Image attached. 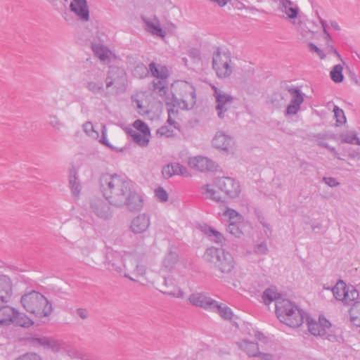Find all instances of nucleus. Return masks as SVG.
<instances>
[{
  "instance_id": "1",
  "label": "nucleus",
  "mask_w": 360,
  "mask_h": 360,
  "mask_svg": "<svg viewBox=\"0 0 360 360\" xmlns=\"http://www.w3.org/2000/svg\"><path fill=\"white\" fill-rule=\"evenodd\" d=\"M103 196L112 205H126L130 210H139L143 206V197L134 189L133 183L125 176L105 174L100 179Z\"/></svg>"
},
{
  "instance_id": "2",
  "label": "nucleus",
  "mask_w": 360,
  "mask_h": 360,
  "mask_svg": "<svg viewBox=\"0 0 360 360\" xmlns=\"http://www.w3.org/2000/svg\"><path fill=\"white\" fill-rule=\"evenodd\" d=\"M172 91L167 89L166 95L161 96L169 108H178L181 110H191L196 103L195 89L193 84L185 81L175 82L172 86Z\"/></svg>"
},
{
  "instance_id": "3",
  "label": "nucleus",
  "mask_w": 360,
  "mask_h": 360,
  "mask_svg": "<svg viewBox=\"0 0 360 360\" xmlns=\"http://www.w3.org/2000/svg\"><path fill=\"white\" fill-rule=\"evenodd\" d=\"M276 314L281 323L292 328L301 326L305 318L304 312L288 299L276 301Z\"/></svg>"
},
{
  "instance_id": "4",
  "label": "nucleus",
  "mask_w": 360,
  "mask_h": 360,
  "mask_svg": "<svg viewBox=\"0 0 360 360\" xmlns=\"http://www.w3.org/2000/svg\"><path fill=\"white\" fill-rule=\"evenodd\" d=\"M23 308L39 318L47 317L52 313V305L40 292L31 291L22 296L20 300Z\"/></svg>"
},
{
  "instance_id": "5",
  "label": "nucleus",
  "mask_w": 360,
  "mask_h": 360,
  "mask_svg": "<svg viewBox=\"0 0 360 360\" xmlns=\"http://www.w3.org/2000/svg\"><path fill=\"white\" fill-rule=\"evenodd\" d=\"M212 65L217 77L221 79L229 77L235 69L231 53L227 49L220 47L213 51Z\"/></svg>"
},
{
  "instance_id": "6",
  "label": "nucleus",
  "mask_w": 360,
  "mask_h": 360,
  "mask_svg": "<svg viewBox=\"0 0 360 360\" xmlns=\"http://www.w3.org/2000/svg\"><path fill=\"white\" fill-rule=\"evenodd\" d=\"M205 257L221 274H229L235 266V259L231 253L224 249L211 248L206 250Z\"/></svg>"
},
{
  "instance_id": "7",
  "label": "nucleus",
  "mask_w": 360,
  "mask_h": 360,
  "mask_svg": "<svg viewBox=\"0 0 360 360\" xmlns=\"http://www.w3.org/2000/svg\"><path fill=\"white\" fill-rule=\"evenodd\" d=\"M266 342V337L261 332L252 329V331L244 334L236 342L237 347L250 357H255L258 354L259 347L254 340Z\"/></svg>"
},
{
  "instance_id": "8",
  "label": "nucleus",
  "mask_w": 360,
  "mask_h": 360,
  "mask_svg": "<svg viewBox=\"0 0 360 360\" xmlns=\"http://www.w3.org/2000/svg\"><path fill=\"white\" fill-rule=\"evenodd\" d=\"M210 87L213 91L217 116L220 119H223L225 117L226 112L232 105L234 98L229 93L221 88L217 87L214 84H210Z\"/></svg>"
},
{
  "instance_id": "9",
  "label": "nucleus",
  "mask_w": 360,
  "mask_h": 360,
  "mask_svg": "<svg viewBox=\"0 0 360 360\" xmlns=\"http://www.w3.org/2000/svg\"><path fill=\"white\" fill-rule=\"evenodd\" d=\"M307 322L308 330L311 335L328 340L333 338L332 325L325 317L319 316L317 321L307 317Z\"/></svg>"
},
{
  "instance_id": "10",
  "label": "nucleus",
  "mask_w": 360,
  "mask_h": 360,
  "mask_svg": "<svg viewBox=\"0 0 360 360\" xmlns=\"http://www.w3.org/2000/svg\"><path fill=\"white\" fill-rule=\"evenodd\" d=\"M126 76L124 70L117 67H110L105 78L107 89H112V92L117 94L125 88Z\"/></svg>"
},
{
  "instance_id": "11",
  "label": "nucleus",
  "mask_w": 360,
  "mask_h": 360,
  "mask_svg": "<svg viewBox=\"0 0 360 360\" xmlns=\"http://www.w3.org/2000/svg\"><path fill=\"white\" fill-rule=\"evenodd\" d=\"M149 70L152 76L160 79L157 82H153L154 91L160 96L166 95L167 88L165 86V79L169 75L167 67L161 64L151 63L149 65Z\"/></svg>"
},
{
  "instance_id": "12",
  "label": "nucleus",
  "mask_w": 360,
  "mask_h": 360,
  "mask_svg": "<svg viewBox=\"0 0 360 360\" xmlns=\"http://www.w3.org/2000/svg\"><path fill=\"white\" fill-rule=\"evenodd\" d=\"M217 185L218 189L231 199L238 198L241 193L240 182L232 177H217Z\"/></svg>"
},
{
  "instance_id": "13",
  "label": "nucleus",
  "mask_w": 360,
  "mask_h": 360,
  "mask_svg": "<svg viewBox=\"0 0 360 360\" xmlns=\"http://www.w3.org/2000/svg\"><path fill=\"white\" fill-rule=\"evenodd\" d=\"M130 258L129 254L123 255L120 252L111 251L107 254V265L108 269L110 271H115L118 273H122L124 270L129 271L131 269L126 264V258Z\"/></svg>"
},
{
  "instance_id": "14",
  "label": "nucleus",
  "mask_w": 360,
  "mask_h": 360,
  "mask_svg": "<svg viewBox=\"0 0 360 360\" xmlns=\"http://www.w3.org/2000/svg\"><path fill=\"white\" fill-rule=\"evenodd\" d=\"M186 162L191 169L201 172H214L218 167L214 161L201 155L188 157Z\"/></svg>"
},
{
  "instance_id": "15",
  "label": "nucleus",
  "mask_w": 360,
  "mask_h": 360,
  "mask_svg": "<svg viewBox=\"0 0 360 360\" xmlns=\"http://www.w3.org/2000/svg\"><path fill=\"white\" fill-rule=\"evenodd\" d=\"M103 72L93 69L88 72L85 87L93 94H101L103 91Z\"/></svg>"
},
{
  "instance_id": "16",
  "label": "nucleus",
  "mask_w": 360,
  "mask_h": 360,
  "mask_svg": "<svg viewBox=\"0 0 360 360\" xmlns=\"http://www.w3.org/2000/svg\"><path fill=\"white\" fill-rule=\"evenodd\" d=\"M212 144L214 148L227 153H233L236 148V142L233 138L221 131L216 133L212 139Z\"/></svg>"
},
{
  "instance_id": "17",
  "label": "nucleus",
  "mask_w": 360,
  "mask_h": 360,
  "mask_svg": "<svg viewBox=\"0 0 360 360\" xmlns=\"http://www.w3.org/2000/svg\"><path fill=\"white\" fill-rule=\"evenodd\" d=\"M288 93L290 95V101L287 106L285 115H295L300 110L301 105L304 100V94L297 88L289 89Z\"/></svg>"
},
{
  "instance_id": "18",
  "label": "nucleus",
  "mask_w": 360,
  "mask_h": 360,
  "mask_svg": "<svg viewBox=\"0 0 360 360\" xmlns=\"http://www.w3.org/2000/svg\"><path fill=\"white\" fill-rule=\"evenodd\" d=\"M162 174L168 179L173 176L178 175L184 177H191V174L186 167L179 162H171L162 167Z\"/></svg>"
},
{
  "instance_id": "19",
  "label": "nucleus",
  "mask_w": 360,
  "mask_h": 360,
  "mask_svg": "<svg viewBox=\"0 0 360 360\" xmlns=\"http://www.w3.org/2000/svg\"><path fill=\"white\" fill-rule=\"evenodd\" d=\"M189 302L206 310H211L216 306V300L207 296L203 292H193L188 297Z\"/></svg>"
},
{
  "instance_id": "20",
  "label": "nucleus",
  "mask_w": 360,
  "mask_h": 360,
  "mask_svg": "<svg viewBox=\"0 0 360 360\" xmlns=\"http://www.w3.org/2000/svg\"><path fill=\"white\" fill-rule=\"evenodd\" d=\"M279 11L283 14V16L290 20L292 23H296L299 8L297 5L290 0H278Z\"/></svg>"
},
{
  "instance_id": "21",
  "label": "nucleus",
  "mask_w": 360,
  "mask_h": 360,
  "mask_svg": "<svg viewBox=\"0 0 360 360\" xmlns=\"http://www.w3.org/2000/svg\"><path fill=\"white\" fill-rule=\"evenodd\" d=\"M150 225V217L146 213H141L134 217L130 224V230L134 234L146 232Z\"/></svg>"
},
{
  "instance_id": "22",
  "label": "nucleus",
  "mask_w": 360,
  "mask_h": 360,
  "mask_svg": "<svg viewBox=\"0 0 360 360\" xmlns=\"http://www.w3.org/2000/svg\"><path fill=\"white\" fill-rule=\"evenodd\" d=\"M70 9L78 19L85 22L89 20V11L86 0H72Z\"/></svg>"
},
{
  "instance_id": "23",
  "label": "nucleus",
  "mask_w": 360,
  "mask_h": 360,
  "mask_svg": "<svg viewBox=\"0 0 360 360\" xmlns=\"http://www.w3.org/2000/svg\"><path fill=\"white\" fill-rule=\"evenodd\" d=\"M146 30L153 36L164 39L166 32L161 27L160 20L156 17L143 18Z\"/></svg>"
},
{
  "instance_id": "24",
  "label": "nucleus",
  "mask_w": 360,
  "mask_h": 360,
  "mask_svg": "<svg viewBox=\"0 0 360 360\" xmlns=\"http://www.w3.org/2000/svg\"><path fill=\"white\" fill-rule=\"evenodd\" d=\"M202 192L205 198L219 202L222 201L221 191L218 189L217 178H215L210 184L202 187Z\"/></svg>"
},
{
  "instance_id": "25",
  "label": "nucleus",
  "mask_w": 360,
  "mask_h": 360,
  "mask_svg": "<svg viewBox=\"0 0 360 360\" xmlns=\"http://www.w3.org/2000/svg\"><path fill=\"white\" fill-rule=\"evenodd\" d=\"M167 112V123L169 124V126L165 125L161 127L158 129L157 133L161 136L171 137L174 135V129H177L179 125L178 123H176L173 119V117H174L177 113V110L168 108Z\"/></svg>"
},
{
  "instance_id": "26",
  "label": "nucleus",
  "mask_w": 360,
  "mask_h": 360,
  "mask_svg": "<svg viewBox=\"0 0 360 360\" xmlns=\"http://www.w3.org/2000/svg\"><path fill=\"white\" fill-rule=\"evenodd\" d=\"M91 208L95 214L99 218L108 219L112 217L110 207L101 199L93 200Z\"/></svg>"
},
{
  "instance_id": "27",
  "label": "nucleus",
  "mask_w": 360,
  "mask_h": 360,
  "mask_svg": "<svg viewBox=\"0 0 360 360\" xmlns=\"http://www.w3.org/2000/svg\"><path fill=\"white\" fill-rule=\"evenodd\" d=\"M12 282L11 278L6 275H0V301L6 303L12 295Z\"/></svg>"
},
{
  "instance_id": "28",
  "label": "nucleus",
  "mask_w": 360,
  "mask_h": 360,
  "mask_svg": "<svg viewBox=\"0 0 360 360\" xmlns=\"http://www.w3.org/2000/svg\"><path fill=\"white\" fill-rule=\"evenodd\" d=\"M221 221H227L229 224H243V217L233 209L225 207L218 213Z\"/></svg>"
},
{
  "instance_id": "29",
  "label": "nucleus",
  "mask_w": 360,
  "mask_h": 360,
  "mask_svg": "<svg viewBox=\"0 0 360 360\" xmlns=\"http://www.w3.org/2000/svg\"><path fill=\"white\" fill-rule=\"evenodd\" d=\"M34 346H42L45 348L51 349L53 351L60 349V344L58 341L46 337H33L30 340Z\"/></svg>"
},
{
  "instance_id": "30",
  "label": "nucleus",
  "mask_w": 360,
  "mask_h": 360,
  "mask_svg": "<svg viewBox=\"0 0 360 360\" xmlns=\"http://www.w3.org/2000/svg\"><path fill=\"white\" fill-rule=\"evenodd\" d=\"M179 261V256L176 252L169 251L165 255L162 262L161 271L169 272L175 269Z\"/></svg>"
},
{
  "instance_id": "31",
  "label": "nucleus",
  "mask_w": 360,
  "mask_h": 360,
  "mask_svg": "<svg viewBox=\"0 0 360 360\" xmlns=\"http://www.w3.org/2000/svg\"><path fill=\"white\" fill-rule=\"evenodd\" d=\"M92 50L94 54L104 63L110 62L112 53V52L103 44L101 43H92Z\"/></svg>"
},
{
  "instance_id": "32",
  "label": "nucleus",
  "mask_w": 360,
  "mask_h": 360,
  "mask_svg": "<svg viewBox=\"0 0 360 360\" xmlns=\"http://www.w3.org/2000/svg\"><path fill=\"white\" fill-rule=\"evenodd\" d=\"M15 313V309L13 307L5 306L0 308V325L3 326L13 325Z\"/></svg>"
},
{
  "instance_id": "33",
  "label": "nucleus",
  "mask_w": 360,
  "mask_h": 360,
  "mask_svg": "<svg viewBox=\"0 0 360 360\" xmlns=\"http://www.w3.org/2000/svg\"><path fill=\"white\" fill-rule=\"evenodd\" d=\"M359 297V292L355 289L353 285H346V289L343 293L342 297L338 301H341L343 304L347 305H352L356 302Z\"/></svg>"
},
{
  "instance_id": "34",
  "label": "nucleus",
  "mask_w": 360,
  "mask_h": 360,
  "mask_svg": "<svg viewBox=\"0 0 360 360\" xmlns=\"http://www.w3.org/2000/svg\"><path fill=\"white\" fill-rule=\"evenodd\" d=\"M15 318L13 325L23 328H29L34 324L33 321L24 313L20 312L15 309Z\"/></svg>"
},
{
  "instance_id": "35",
  "label": "nucleus",
  "mask_w": 360,
  "mask_h": 360,
  "mask_svg": "<svg viewBox=\"0 0 360 360\" xmlns=\"http://www.w3.org/2000/svg\"><path fill=\"white\" fill-rule=\"evenodd\" d=\"M350 323L356 328H360V301L355 302L349 309Z\"/></svg>"
},
{
  "instance_id": "36",
  "label": "nucleus",
  "mask_w": 360,
  "mask_h": 360,
  "mask_svg": "<svg viewBox=\"0 0 360 360\" xmlns=\"http://www.w3.org/2000/svg\"><path fill=\"white\" fill-rule=\"evenodd\" d=\"M129 134L132 138L133 141L138 144L139 146L146 147L148 146L150 134H143L136 131L131 130Z\"/></svg>"
},
{
  "instance_id": "37",
  "label": "nucleus",
  "mask_w": 360,
  "mask_h": 360,
  "mask_svg": "<svg viewBox=\"0 0 360 360\" xmlns=\"http://www.w3.org/2000/svg\"><path fill=\"white\" fill-rule=\"evenodd\" d=\"M202 231L205 235H207L212 241L217 243H221L224 240V237L222 234L210 226H202Z\"/></svg>"
},
{
  "instance_id": "38",
  "label": "nucleus",
  "mask_w": 360,
  "mask_h": 360,
  "mask_svg": "<svg viewBox=\"0 0 360 360\" xmlns=\"http://www.w3.org/2000/svg\"><path fill=\"white\" fill-rule=\"evenodd\" d=\"M262 299L266 305H269L271 303V302L275 301L276 304V301L278 300H285L282 298L281 295L273 288H268L265 290L262 295Z\"/></svg>"
},
{
  "instance_id": "39",
  "label": "nucleus",
  "mask_w": 360,
  "mask_h": 360,
  "mask_svg": "<svg viewBox=\"0 0 360 360\" xmlns=\"http://www.w3.org/2000/svg\"><path fill=\"white\" fill-rule=\"evenodd\" d=\"M211 310L217 312L224 319L230 320L233 316L232 311L229 307L224 304H219L217 301L216 306L213 307Z\"/></svg>"
},
{
  "instance_id": "40",
  "label": "nucleus",
  "mask_w": 360,
  "mask_h": 360,
  "mask_svg": "<svg viewBox=\"0 0 360 360\" xmlns=\"http://www.w3.org/2000/svg\"><path fill=\"white\" fill-rule=\"evenodd\" d=\"M69 184L71 188L72 195L75 197H78L80 194L81 185L77 181L76 174L74 171L71 172L69 177Z\"/></svg>"
},
{
  "instance_id": "41",
  "label": "nucleus",
  "mask_w": 360,
  "mask_h": 360,
  "mask_svg": "<svg viewBox=\"0 0 360 360\" xmlns=\"http://www.w3.org/2000/svg\"><path fill=\"white\" fill-rule=\"evenodd\" d=\"M341 139L343 142L354 144V145H360V140L357 137L356 133L354 131H350L345 132L340 136Z\"/></svg>"
},
{
  "instance_id": "42",
  "label": "nucleus",
  "mask_w": 360,
  "mask_h": 360,
  "mask_svg": "<svg viewBox=\"0 0 360 360\" xmlns=\"http://www.w3.org/2000/svg\"><path fill=\"white\" fill-rule=\"evenodd\" d=\"M343 68L341 65H335L330 71V77L336 83L342 82L344 76L342 75Z\"/></svg>"
},
{
  "instance_id": "43",
  "label": "nucleus",
  "mask_w": 360,
  "mask_h": 360,
  "mask_svg": "<svg viewBox=\"0 0 360 360\" xmlns=\"http://www.w3.org/2000/svg\"><path fill=\"white\" fill-rule=\"evenodd\" d=\"M347 284L342 280L338 281L334 287L331 288L333 296L337 300H339L346 289Z\"/></svg>"
},
{
  "instance_id": "44",
  "label": "nucleus",
  "mask_w": 360,
  "mask_h": 360,
  "mask_svg": "<svg viewBox=\"0 0 360 360\" xmlns=\"http://www.w3.org/2000/svg\"><path fill=\"white\" fill-rule=\"evenodd\" d=\"M226 230L236 238H240L243 235V224H229Z\"/></svg>"
},
{
  "instance_id": "45",
  "label": "nucleus",
  "mask_w": 360,
  "mask_h": 360,
  "mask_svg": "<svg viewBox=\"0 0 360 360\" xmlns=\"http://www.w3.org/2000/svg\"><path fill=\"white\" fill-rule=\"evenodd\" d=\"M83 129L87 136L94 139L99 138V133L95 129L93 124L90 122H86L83 125Z\"/></svg>"
},
{
  "instance_id": "46",
  "label": "nucleus",
  "mask_w": 360,
  "mask_h": 360,
  "mask_svg": "<svg viewBox=\"0 0 360 360\" xmlns=\"http://www.w3.org/2000/svg\"><path fill=\"white\" fill-rule=\"evenodd\" d=\"M155 196L160 202H166L169 198L167 192L160 186L155 190Z\"/></svg>"
},
{
  "instance_id": "47",
  "label": "nucleus",
  "mask_w": 360,
  "mask_h": 360,
  "mask_svg": "<svg viewBox=\"0 0 360 360\" xmlns=\"http://www.w3.org/2000/svg\"><path fill=\"white\" fill-rule=\"evenodd\" d=\"M134 127L143 134H150L148 125L141 120H136L133 124Z\"/></svg>"
},
{
  "instance_id": "48",
  "label": "nucleus",
  "mask_w": 360,
  "mask_h": 360,
  "mask_svg": "<svg viewBox=\"0 0 360 360\" xmlns=\"http://www.w3.org/2000/svg\"><path fill=\"white\" fill-rule=\"evenodd\" d=\"M334 115L336 119V122L338 124H343L346 122V117L344 111L337 105L334 106L333 108Z\"/></svg>"
},
{
  "instance_id": "49",
  "label": "nucleus",
  "mask_w": 360,
  "mask_h": 360,
  "mask_svg": "<svg viewBox=\"0 0 360 360\" xmlns=\"http://www.w3.org/2000/svg\"><path fill=\"white\" fill-rule=\"evenodd\" d=\"M86 352L79 349L72 348L68 351V356L72 359H75L77 360H82L84 359V356L86 354Z\"/></svg>"
},
{
  "instance_id": "50",
  "label": "nucleus",
  "mask_w": 360,
  "mask_h": 360,
  "mask_svg": "<svg viewBox=\"0 0 360 360\" xmlns=\"http://www.w3.org/2000/svg\"><path fill=\"white\" fill-rule=\"evenodd\" d=\"M49 123L56 129H60L63 126V122L56 115H51L49 119Z\"/></svg>"
},
{
  "instance_id": "51",
  "label": "nucleus",
  "mask_w": 360,
  "mask_h": 360,
  "mask_svg": "<svg viewBox=\"0 0 360 360\" xmlns=\"http://www.w3.org/2000/svg\"><path fill=\"white\" fill-rule=\"evenodd\" d=\"M254 252L258 255H266L268 252L266 243L262 242L254 246Z\"/></svg>"
},
{
  "instance_id": "52",
  "label": "nucleus",
  "mask_w": 360,
  "mask_h": 360,
  "mask_svg": "<svg viewBox=\"0 0 360 360\" xmlns=\"http://www.w3.org/2000/svg\"><path fill=\"white\" fill-rule=\"evenodd\" d=\"M255 357L259 358L260 360H275L276 359L274 354L260 352L259 349H258V354Z\"/></svg>"
},
{
  "instance_id": "53",
  "label": "nucleus",
  "mask_w": 360,
  "mask_h": 360,
  "mask_svg": "<svg viewBox=\"0 0 360 360\" xmlns=\"http://www.w3.org/2000/svg\"><path fill=\"white\" fill-rule=\"evenodd\" d=\"M163 293L168 295L169 296H173V297H177V298H184V293L179 288H176L172 290L165 291V292H163Z\"/></svg>"
},
{
  "instance_id": "54",
  "label": "nucleus",
  "mask_w": 360,
  "mask_h": 360,
  "mask_svg": "<svg viewBox=\"0 0 360 360\" xmlns=\"http://www.w3.org/2000/svg\"><path fill=\"white\" fill-rule=\"evenodd\" d=\"M99 141L102 144H103L110 148H112V146L110 144V143L107 139V129H106L105 126H103L102 135H101V139H99Z\"/></svg>"
},
{
  "instance_id": "55",
  "label": "nucleus",
  "mask_w": 360,
  "mask_h": 360,
  "mask_svg": "<svg viewBox=\"0 0 360 360\" xmlns=\"http://www.w3.org/2000/svg\"><path fill=\"white\" fill-rule=\"evenodd\" d=\"M16 360H42L41 356L36 353H27Z\"/></svg>"
},
{
  "instance_id": "56",
  "label": "nucleus",
  "mask_w": 360,
  "mask_h": 360,
  "mask_svg": "<svg viewBox=\"0 0 360 360\" xmlns=\"http://www.w3.org/2000/svg\"><path fill=\"white\" fill-rule=\"evenodd\" d=\"M139 73L141 75H139L140 77H142L143 75H146L148 73L147 68L143 65H139L136 67L134 71V75H138Z\"/></svg>"
},
{
  "instance_id": "57",
  "label": "nucleus",
  "mask_w": 360,
  "mask_h": 360,
  "mask_svg": "<svg viewBox=\"0 0 360 360\" xmlns=\"http://www.w3.org/2000/svg\"><path fill=\"white\" fill-rule=\"evenodd\" d=\"M309 46L310 51L316 52V54L319 56V57L321 59L325 58L326 56L323 53V52L319 48H318L316 45H314V44H309Z\"/></svg>"
},
{
  "instance_id": "58",
  "label": "nucleus",
  "mask_w": 360,
  "mask_h": 360,
  "mask_svg": "<svg viewBox=\"0 0 360 360\" xmlns=\"http://www.w3.org/2000/svg\"><path fill=\"white\" fill-rule=\"evenodd\" d=\"M323 181L330 187H335L339 185V182L333 177H323Z\"/></svg>"
},
{
  "instance_id": "59",
  "label": "nucleus",
  "mask_w": 360,
  "mask_h": 360,
  "mask_svg": "<svg viewBox=\"0 0 360 360\" xmlns=\"http://www.w3.org/2000/svg\"><path fill=\"white\" fill-rule=\"evenodd\" d=\"M319 146L328 148L330 152L333 153L335 158L340 159L335 148L331 147L328 143L322 141L319 143Z\"/></svg>"
},
{
  "instance_id": "60",
  "label": "nucleus",
  "mask_w": 360,
  "mask_h": 360,
  "mask_svg": "<svg viewBox=\"0 0 360 360\" xmlns=\"http://www.w3.org/2000/svg\"><path fill=\"white\" fill-rule=\"evenodd\" d=\"M130 271H132V268ZM133 271H136L139 275H143L146 273V266L143 264H136V266L133 269Z\"/></svg>"
},
{
  "instance_id": "61",
  "label": "nucleus",
  "mask_w": 360,
  "mask_h": 360,
  "mask_svg": "<svg viewBox=\"0 0 360 360\" xmlns=\"http://www.w3.org/2000/svg\"><path fill=\"white\" fill-rule=\"evenodd\" d=\"M76 313L82 319H86L89 316V312L85 309H82V308L78 309H77Z\"/></svg>"
},
{
  "instance_id": "62",
  "label": "nucleus",
  "mask_w": 360,
  "mask_h": 360,
  "mask_svg": "<svg viewBox=\"0 0 360 360\" xmlns=\"http://www.w3.org/2000/svg\"><path fill=\"white\" fill-rule=\"evenodd\" d=\"M320 23L323 27V32L325 33V34L326 35V37L327 38H330V36L329 34V33L328 32V25H327V22L326 20H324L322 18H320Z\"/></svg>"
},
{
  "instance_id": "63",
  "label": "nucleus",
  "mask_w": 360,
  "mask_h": 360,
  "mask_svg": "<svg viewBox=\"0 0 360 360\" xmlns=\"http://www.w3.org/2000/svg\"><path fill=\"white\" fill-rule=\"evenodd\" d=\"M53 6H58L60 5H65L68 0H48Z\"/></svg>"
},
{
  "instance_id": "64",
  "label": "nucleus",
  "mask_w": 360,
  "mask_h": 360,
  "mask_svg": "<svg viewBox=\"0 0 360 360\" xmlns=\"http://www.w3.org/2000/svg\"><path fill=\"white\" fill-rule=\"evenodd\" d=\"M82 360H96L92 355L89 353H86Z\"/></svg>"
}]
</instances>
